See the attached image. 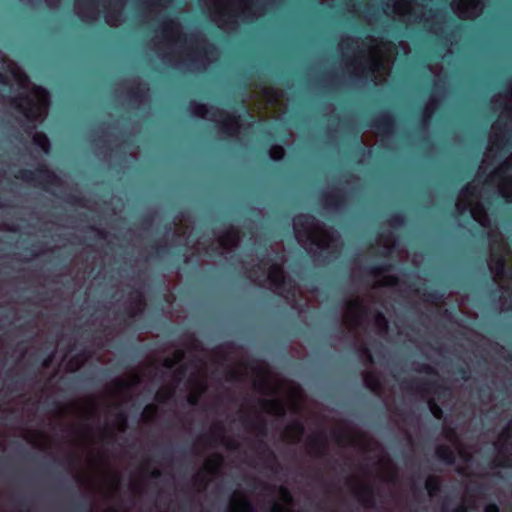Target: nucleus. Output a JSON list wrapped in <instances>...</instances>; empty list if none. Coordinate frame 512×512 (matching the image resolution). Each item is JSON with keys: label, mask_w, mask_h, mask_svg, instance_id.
I'll return each mask as SVG.
<instances>
[{"label": "nucleus", "mask_w": 512, "mask_h": 512, "mask_svg": "<svg viewBox=\"0 0 512 512\" xmlns=\"http://www.w3.org/2000/svg\"><path fill=\"white\" fill-rule=\"evenodd\" d=\"M240 241V232L238 229L234 227H229L222 231L217 240L211 245L206 246L205 241L199 240L196 244L195 252L200 254L201 251H205L206 253L216 252L219 255H223L224 253L230 252L235 247H237Z\"/></svg>", "instance_id": "nucleus-19"}, {"label": "nucleus", "mask_w": 512, "mask_h": 512, "mask_svg": "<svg viewBox=\"0 0 512 512\" xmlns=\"http://www.w3.org/2000/svg\"><path fill=\"white\" fill-rule=\"evenodd\" d=\"M0 69L9 73L24 93L12 100L13 106L28 120L43 121L48 113L49 94L42 87L33 85L28 77L12 61L0 53Z\"/></svg>", "instance_id": "nucleus-9"}, {"label": "nucleus", "mask_w": 512, "mask_h": 512, "mask_svg": "<svg viewBox=\"0 0 512 512\" xmlns=\"http://www.w3.org/2000/svg\"><path fill=\"white\" fill-rule=\"evenodd\" d=\"M271 512H292V497L284 487L265 486L260 492Z\"/></svg>", "instance_id": "nucleus-20"}, {"label": "nucleus", "mask_w": 512, "mask_h": 512, "mask_svg": "<svg viewBox=\"0 0 512 512\" xmlns=\"http://www.w3.org/2000/svg\"><path fill=\"white\" fill-rule=\"evenodd\" d=\"M321 4H327L329 7H335L343 11L355 10V4L352 0H320Z\"/></svg>", "instance_id": "nucleus-41"}, {"label": "nucleus", "mask_w": 512, "mask_h": 512, "mask_svg": "<svg viewBox=\"0 0 512 512\" xmlns=\"http://www.w3.org/2000/svg\"><path fill=\"white\" fill-rule=\"evenodd\" d=\"M422 261V257H418L417 255H415L413 257V263L417 266L420 264V262Z\"/></svg>", "instance_id": "nucleus-59"}, {"label": "nucleus", "mask_w": 512, "mask_h": 512, "mask_svg": "<svg viewBox=\"0 0 512 512\" xmlns=\"http://www.w3.org/2000/svg\"><path fill=\"white\" fill-rule=\"evenodd\" d=\"M372 128L371 131H366L362 135V142L367 147L374 145L378 137L382 139L388 136L393 131V121L389 115L382 114L375 119Z\"/></svg>", "instance_id": "nucleus-23"}, {"label": "nucleus", "mask_w": 512, "mask_h": 512, "mask_svg": "<svg viewBox=\"0 0 512 512\" xmlns=\"http://www.w3.org/2000/svg\"><path fill=\"white\" fill-rule=\"evenodd\" d=\"M377 244L383 247V255H388L395 251L400 260L406 259L408 256L406 250L395 248V239L391 233L381 234L377 240Z\"/></svg>", "instance_id": "nucleus-34"}, {"label": "nucleus", "mask_w": 512, "mask_h": 512, "mask_svg": "<svg viewBox=\"0 0 512 512\" xmlns=\"http://www.w3.org/2000/svg\"><path fill=\"white\" fill-rule=\"evenodd\" d=\"M332 439L338 446L353 448L359 455L361 469L350 477L348 485L364 506H371L375 479L393 482L396 477L394 465L377 441L350 423H336Z\"/></svg>", "instance_id": "nucleus-2"}, {"label": "nucleus", "mask_w": 512, "mask_h": 512, "mask_svg": "<svg viewBox=\"0 0 512 512\" xmlns=\"http://www.w3.org/2000/svg\"><path fill=\"white\" fill-rule=\"evenodd\" d=\"M340 49L347 72L355 77H370L375 84L387 79L396 55L395 45L374 37L361 42L343 38Z\"/></svg>", "instance_id": "nucleus-6"}, {"label": "nucleus", "mask_w": 512, "mask_h": 512, "mask_svg": "<svg viewBox=\"0 0 512 512\" xmlns=\"http://www.w3.org/2000/svg\"><path fill=\"white\" fill-rule=\"evenodd\" d=\"M87 360L85 355H76L72 359H70L66 365V369L70 372L78 370Z\"/></svg>", "instance_id": "nucleus-45"}, {"label": "nucleus", "mask_w": 512, "mask_h": 512, "mask_svg": "<svg viewBox=\"0 0 512 512\" xmlns=\"http://www.w3.org/2000/svg\"><path fill=\"white\" fill-rule=\"evenodd\" d=\"M429 69L430 71L435 75V76H438L440 74V72L442 71V67L439 66V65H435V66H432L430 65L429 66Z\"/></svg>", "instance_id": "nucleus-53"}, {"label": "nucleus", "mask_w": 512, "mask_h": 512, "mask_svg": "<svg viewBox=\"0 0 512 512\" xmlns=\"http://www.w3.org/2000/svg\"><path fill=\"white\" fill-rule=\"evenodd\" d=\"M104 9V18L108 25L119 26L122 21V9L126 0H100Z\"/></svg>", "instance_id": "nucleus-26"}, {"label": "nucleus", "mask_w": 512, "mask_h": 512, "mask_svg": "<svg viewBox=\"0 0 512 512\" xmlns=\"http://www.w3.org/2000/svg\"><path fill=\"white\" fill-rule=\"evenodd\" d=\"M497 451L494 458L495 466H512V421L501 432L497 441L494 443Z\"/></svg>", "instance_id": "nucleus-22"}, {"label": "nucleus", "mask_w": 512, "mask_h": 512, "mask_svg": "<svg viewBox=\"0 0 512 512\" xmlns=\"http://www.w3.org/2000/svg\"><path fill=\"white\" fill-rule=\"evenodd\" d=\"M439 103V99L436 97L435 94H433L428 103L425 106L424 113H423V123L424 125H427L428 120L431 118L432 114L434 113L435 109L437 108V105Z\"/></svg>", "instance_id": "nucleus-42"}, {"label": "nucleus", "mask_w": 512, "mask_h": 512, "mask_svg": "<svg viewBox=\"0 0 512 512\" xmlns=\"http://www.w3.org/2000/svg\"><path fill=\"white\" fill-rule=\"evenodd\" d=\"M245 104L248 114L259 119L277 118L286 109L283 92L264 86H256Z\"/></svg>", "instance_id": "nucleus-14"}, {"label": "nucleus", "mask_w": 512, "mask_h": 512, "mask_svg": "<svg viewBox=\"0 0 512 512\" xmlns=\"http://www.w3.org/2000/svg\"><path fill=\"white\" fill-rule=\"evenodd\" d=\"M157 414V406L154 404L147 405L141 415V420L143 422H150L152 421Z\"/></svg>", "instance_id": "nucleus-48"}, {"label": "nucleus", "mask_w": 512, "mask_h": 512, "mask_svg": "<svg viewBox=\"0 0 512 512\" xmlns=\"http://www.w3.org/2000/svg\"><path fill=\"white\" fill-rule=\"evenodd\" d=\"M493 108L498 109V106L502 108L501 115L496 123L492 125L491 134L489 138V146L484 154L480 170L485 171L492 160L496 157L497 153L502 149L506 143V134L508 124H504L502 127V121L509 119L510 126H512V87L510 88L509 95H497L492 100Z\"/></svg>", "instance_id": "nucleus-13"}, {"label": "nucleus", "mask_w": 512, "mask_h": 512, "mask_svg": "<svg viewBox=\"0 0 512 512\" xmlns=\"http://www.w3.org/2000/svg\"><path fill=\"white\" fill-rule=\"evenodd\" d=\"M419 373L424 374V377L417 378L415 384L402 382L401 389L404 392H411L415 397L426 400L433 416L440 419L442 410L438 406V402L445 405L446 398L451 397L452 392L439 383V376L430 366L424 365Z\"/></svg>", "instance_id": "nucleus-12"}, {"label": "nucleus", "mask_w": 512, "mask_h": 512, "mask_svg": "<svg viewBox=\"0 0 512 512\" xmlns=\"http://www.w3.org/2000/svg\"><path fill=\"white\" fill-rule=\"evenodd\" d=\"M171 4L170 0H146L144 2L147 17L154 18Z\"/></svg>", "instance_id": "nucleus-40"}, {"label": "nucleus", "mask_w": 512, "mask_h": 512, "mask_svg": "<svg viewBox=\"0 0 512 512\" xmlns=\"http://www.w3.org/2000/svg\"><path fill=\"white\" fill-rule=\"evenodd\" d=\"M480 499L470 495L468 492L463 498L462 505L458 508L450 511L447 504L444 505L443 509L445 512H474L478 511L482 503L480 504Z\"/></svg>", "instance_id": "nucleus-37"}, {"label": "nucleus", "mask_w": 512, "mask_h": 512, "mask_svg": "<svg viewBox=\"0 0 512 512\" xmlns=\"http://www.w3.org/2000/svg\"><path fill=\"white\" fill-rule=\"evenodd\" d=\"M7 76L0 71V83H6Z\"/></svg>", "instance_id": "nucleus-60"}, {"label": "nucleus", "mask_w": 512, "mask_h": 512, "mask_svg": "<svg viewBox=\"0 0 512 512\" xmlns=\"http://www.w3.org/2000/svg\"><path fill=\"white\" fill-rule=\"evenodd\" d=\"M217 446H223L231 452L237 451V453H240L241 451L240 443L236 439L226 436L224 427L218 423L211 427L209 434L200 436L196 440L194 449L196 453L200 454L206 447Z\"/></svg>", "instance_id": "nucleus-18"}, {"label": "nucleus", "mask_w": 512, "mask_h": 512, "mask_svg": "<svg viewBox=\"0 0 512 512\" xmlns=\"http://www.w3.org/2000/svg\"><path fill=\"white\" fill-rule=\"evenodd\" d=\"M400 46L406 55L410 53V47L407 42H400Z\"/></svg>", "instance_id": "nucleus-55"}, {"label": "nucleus", "mask_w": 512, "mask_h": 512, "mask_svg": "<svg viewBox=\"0 0 512 512\" xmlns=\"http://www.w3.org/2000/svg\"><path fill=\"white\" fill-rule=\"evenodd\" d=\"M293 229L297 241L314 256L317 252L334 254L341 247L338 234L332 229H327L313 216L299 215L295 217Z\"/></svg>", "instance_id": "nucleus-11"}, {"label": "nucleus", "mask_w": 512, "mask_h": 512, "mask_svg": "<svg viewBox=\"0 0 512 512\" xmlns=\"http://www.w3.org/2000/svg\"><path fill=\"white\" fill-rule=\"evenodd\" d=\"M384 13L407 23H413L420 20L429 22L435 18L436 24H442V15L436 14L428 16L425 11L424 3L413 4L409 0H387L384 7Z\"/></svg>", "instance_id": "nucleus-15"}, {"label": "nucleus", "mask_w": 512, "mask_h": 512, "mask_svg": "<svg viewBox=\"0 0 512 512\" xmlns=\"http://www.w3.org/2000/svg\"><path fill=\"white\" fill-rule=\"evenodd\" d=\"M455 301L457 302V306L461 313L467 315L468 317L475 318L476 313L472 312L468 307V298L461 296L460 298L456 297Z\"/></svg>", "instance_id": "nucleus-46"}, {"label": "nucleus", "mask_w": 512, "mask_h": 512, "mask_svg": "<svg viewBox=\"0 0 512 512\" xmlns=\"http://www.w3.org/2000/svg\"><path fill=\"white\" fill-rule=\"evenodd\" d=\"M495 188L494 193L512 202V154L481 184L479 176L463 189L456 202L459 213L470 211L471 216L482 227L490 228V220L486 210L480 203L485 198L489 187Z\"/></svg>", "instance_id": "nucleus-8"}, {"label": "nucleus", "mask_w": 512, "mask_h": 512, "mask_svg": "<svg viewBox=\"0 0 512 512\" xmlns=\"http://www.w3.org/2000/svg\"><path fill=\"white\" fill-rule=\"evenodd\" d=\"M33 143L39 146L45 153H48L50 150V142L48 137L42 132H35L33 134Z\"/></svg>", "instance_id": "nucleus-43"}, {"label": "nucleus", "mask_w": 512, "mask_h": 512, "mask_svg": "<svg viewBox=\"0 0 512 512\" xmlns=\"http://www.w3.org/2000/svg\"><path fill=\"white\" fill-rule=\"evenodd\" d=\"M490 255L488 266L493 280L502 289V310L512 309V253L498 229L488 231Z\"/></svg>", "instance_id": "nucleus-10"}, {"label": "nucleus", "mask_w": 512, "mask_h": 512, "mask_svg": "<svg viewBox=\"0 0 512 512\" xmlns=\"http://www.w3.org/2000/svg\"><path fill=\"white\" fill-rule=\"evenodd\" d=\"M393 389H394V386H393V385H392L391 387H389V391H390L391 393H393V392H394V391H393Z\"/></svg>", "instance_id": "nucleus-64"}, {"label": "nucleus", "mask_w": 512, "mask_h": 512, "mask_svg": "<svg viewBox=\"0 0 512 512\" xmlns=\"http://www.w3.org/2000/svg\"><path fill=\"white\" fill-rule=\"evenodd\" d=\"M400 291L407 298H412L414 295L420 296V290L418 288L417 289H412L411 287H409V289L400 288Z\"/></svg>", "instance_id": "nucleus-50"}, {"label": "nucleus", "mask_w": 512, "mask_h": 512, "mask_svg": "<svg viewBox=\"0 0 512 512\" xmlns=\"http://www.w3.org/2000/svg\"><path fill=\"white\" fill-rule=\"evenodd\" d=\"M484 511L485 512H499V509L496 505L490 504V505L485 506Z\"/></svg>", "instance_id": "nucleus-54"}, {"label": "nucleus", "mask_w": 512, "mask_h": 512, "mask_svg": "<svg viewBox=\"0 0 512 512\" xmlns=\"http://www.w3.org/2000/svg\"><path fill=\"white\" fill-rule=\"evenodd\" d=\"M482 0H453L452 10L461 19H474L483 10Z\"/></svg>", "instance_id": "nucleus-25"}, {"label": "nucleus", "mask_w": 512, "mask_h": 512, "mask_svg": "<svg viewBox=\"0 0 512 512\" xmlns=\"http://www.w3.org/2000/svg\"><path fill=\"white\" fill-rule=\"evenodd\" d=\"M75 9L77 14L86 22L94 21L99 16V10L85 0H77Z\"/></svg>", "instance_id": "nucleus-36"}, {"label": "nucleus", "mask_w": 512, "mask_h": 512, "mask_svg": "<svg viewBox=\"0 0 512 512\" xmlns=\"http://www.w3.org/2000/svg\"><path fill=\"white\" fill-rule=\"evenodd\" d=\"M371 273L373 276V289L400 285L398 279L387 274V270L384 268H375Z\"/></svg>", "instance_id": "nucleus-32"}, {"label": "nucleus", "mask_w": 512, "mask_h": 512, "mask_svg": "<svg viewBox=\"0 0 512 512\" xmlns=\"http://www.w3.org/2000/svg\"><path fill=\"white\" fill-rule=\"evenodd\" d=\"M188 389V402L191 405H195L200 395L206 389V373L202 364H196L195 370L190 373V377L187 381Z\"/></svg>", "instance_id": "nucleus-24"}, {"label": "nucleus", "mask_w": 512, "mask_h": 512, "mask_svg": "<svg viewBox=\"0 0 512 512\" xmlns=\"http://www.w3.org/2000/svg\"><path fill=\"white\" fill-rule=\"evenodd\" d=\"M303 434V427L300 422L295 421L288 425L283 432V439L289 443L298 442Z\"/></svg>", "instance_id": "nucleus-39"}, {"label": "nucleus", "mask_w": 512, "mask_h": 512, "mask_svg": "<svg viewBox=\"0 0 512 512\" xmlns=\"http://www.w3.org/2000/svg\"><path fill=\"white\" fill-rule=\"evenodd\" d=\"M60 0H45V2L47 3V5L51 8H54L58 5Z\"/></svg>", "instance_id": "nucleus-57"}, {"label": "nucleus", "mask_w": 512, "mask_h": 512, "mask_svg": "<svg viewBox=\"0 0 512 512\" xmlns=\"http://www.w3.org/2000/svg\"><path fill=\"white\" fill-rule=\"evenodd\" d=\"M328 447V440L326 435L319 431L309 436L306 441V448L309 454L320 456L324 454Z\"/></svg>", "instance_id": "nucleus-29"}, {"label": "nucleus", "mask_w": 512, "mask_h": 512, "mask_svg": "<svg viewBox=\"0 0 512 512\" xmlns=\"http://www.w3.org/2000/svg\"><path fill=\"white\" fill-rule=\"evenodd\" d=\"M284 154H285V151H284L283 147L280 145L273 146L269 151V155H270L271 159H273V160L282 159Z\"/></svg>", "instance_id": "nucleus-49"}, {"label": "nucleus", "mask_w": 512, "mask_h": 512, "mask_svg": "<svg viewBox=\"0 0 512 512\" xmlns=\"http://www.w3.org/2000/svg\"><path fill=\"white\" fill-rule=\"evenodd\" d=\"M321 202L325 210L336 211L342 207L345 202V198L341 191L332 190L327 191L322 195Z\"/></svg>", "instance_id": "nucleus-33"}, {"label": "nucleus", "mask_w": 512, "mask_h": 512, "mask_svg": "<svg viewBox=\"0 0 512 512\" xmlns=\"http://www.w3.org/2000/svg\"><path fill=\"white\" fill-rule=\"evenodd\" d=\"M184 358V353L181 350H175L171 357H167L164 360V367L171 369L174 365L179 363Z\"/></svg>", "instance_id": "nucleus-47"}, {"label": "nucleus", "mask_w": 512, "mask_h": 512, "mask_svg": "<svg viewBox=\"0 0 512 512\" xmlns=\"http://www.w3.org/2000/svg\"><path fill=\"white\" fill-rule=\"evenodd\" d=\"M230 512H253V508L248 501L247 495L240 490H236L230 499Z\"/></svg>", "instance_id": "nucleus-35"}, {"label": "nucleus", "mask_w": 512, "mask_h": 512, "mask_svg": "<svg viewBox=\"0 0 512 512\" xmlns=\"http://www.w3.org/2000/svg\"><path fill=\"white\" fill-rule=\"evenodd\" d=\"M45 173H46V175H47V177H48V178H52V177H53V175H52V174H50L48 171H45Z\"/></svg>", "instance_id": "nucleus-63"}, {"label": "nucleus", "mask_w": 512, "mask_h": 512, "mask_svg": "<svg viewBox=\"0 0 512 512\" xmlns=\"http://www.w3.org/2000/svg\"><path fill=\"white\" fill-rule=\"evenodd\" d=\"M121 89H122L121 93H123L125 91L127 94V97L130 100H134L138 103H141L145 100L146 94L148 92V88L144 84L137 82V81H131L128 83H124L122 85Z\"/></svg>", "instance_id": "nucleus-31"}, {"label": "nucleus", "mask_w": 512, "mask_h": 512, "mask_svg": "<svg viewBox=\"0 0 512 512\" xmlns=\"http://www.w3.org/2000/svg\"><path fill=\"white\" fill-rule=\"evenodd\" d=\"M223 458L219 454H211L205 460L203 468L194 476V486L198 491L204 490L208 483L220 474Z\"/></svg>", "instance_id": "nucleus-21"}, {"label": "nucleus", "mask_w": 512, "mask_h": 512, "mask_svg": "<svg viewBox=\"0 0 512 512\" xmlns=\"http://www.w3.org/2000/svg\"><path fill=\"white\" fill-rule=\"evenodd\" d=\"M145 308V302L143 295L140 291L136 290L130 294L129 305L127 307V313L129 317H134L138 313H141Z\"/></svg>", "instance_id": "nucleus-38"}, {"label": "nucleus", "mask_w": 512, "mask_h": 512, "mask_svg": "<svg viewBox=\"0 0 512 512\" xmlns=\"http://www.w3.org/2000/svg\"><path fill=\"white\" fill-rule=\"evenodd\" d=\"M185 372H186V370L183 367L177 369L174 372L171 382L166 384V385H163L157 391V393H156V400L158 402H165L166 400H168L169 398L172 397V395H173V393L175 391V387L183 379V377L185 376Z\"/></svg>", "instance_id": "nucleus-28"}, {"label": "nucleus", "mask_w": 512, "mask_h": 512, "mask_svg": "<svg viewBox=\"0 0 512 512\" xmlns=\"http://www.w3.org/2000/svg\"><path fill=\"white\" fill-rule=\"evenodd\" d=\"M190 107L194 116L216 122L220 132L226 137L237 135L239 129L242 127L235 116L218 108H209L206 105L198 104L195 102L191 103Z\"/></svg>", "instance_id": "nucleus-17"}, {"label": "nucleus", "mask_w": 512, "mask_h": 512, "mask_svg": "<svg viewBox=\"0 0 512 512\" xmlns=\"http://www.w3.org/2000/svg\"><path fill=\"white\" fill-rule=\"evenodd\" d=\"M238 462H247L249 465H256L255 461L252 459H248V456L246 454L243 458H240Z\"/></svg>", "instance_id": "nucleus-56"}, {"label": "nucleus", "mask_w": 512, "mask_h": 512, "mask_svg": "<svg viewBox=\"0 0 512 512\" xmlns=\"http://www.w3.org/2000/svg\"><path fill=\"white\" fill-rule=\"evenodd\" d=\"M276 249L281 253L278 262L272 259H263L260 264L252 268L248 276L259 286L267 287L287 300L292 307L302 311L304 308L317 307L319 304V292L315 289L303 291L296 287L293 280L286 277L282 269L285 258L282 245L276 244Z\"/></svg>", "instance_id": "nucleus-7"}, {"label": "nucleus", "mask_w": 512, "mask_h": 512, "mask_svg": "<svg viewBox=\"0 0 512 512\" xmlns=\"http://www.w3.org/2000/svg\"><path fill=\"white\" fill-rule=\"evenodd\" d=\"M424 301L431 302L432 304L439 305L438 299L434 295H426L423 293Z\"/></svg>", "instance_id": "nucleus-52"}, {"label": "nucleus", "mask_w": 512, "mask_h": 512, "mask_svg": "<svg viewBox=\"0 0 512 512\" xmlns=\"http://www.w3.org/2000/svg\"><path fill=\"white\" fill-rule=\"evenodd\" d=\"M430 29L433 30V32H435V33H439L442 31V27L431 26Z\"/></svg>", "instance_id": "nucleus-61"}, {"label": "nucleus", "mask_w": 512, "mask_h": 512, "mask_svg": "<svg viewBox=\"0 0 512 512\" xmlns=\"http://www.w3.org/2000/svg\"><path fill=\"white\" fill-rule=\"evenodd\" d=\"M402 223H403V219L400 216H394L389 221L390 226H393V227L401 225Z\"/></svg>", "instance_id": "nucleus-51"}, {"label": "nucleus", "mask_w": 512, "mask_h": 512, "mask_svg": "<svg viewBox=\"0 0 512 512\" xmlns=\"http://www.w3.org/2000/svg\"><path fill=\"white\" fill-rule=\"evenodd\" d=\"M51 361H52V357L47 358L46 360H44L43 366L48 367Z\"/></svg>", "instance_id": "nucleus-62"}, {"label": "nucleus", "mask_w": 512, "mask_h": 512, "mask_svg": "<svg viewBox=\"0 0 512 512\" xmlns=\"http://www.w3.org/2000/svg\"><path fill=\"white\" fill-rule=\"evenodd\" d=\"M443 434L449 445H439L436 449L438 457L447 463L455 461V453L465 463L458 465L457 470L462 474H468V462L472 457V449L465 446L458 438L456 432L449 426L447 420L444 422Z\"/></svg>", "instance_id": "nucleus-16"}, {"label": "nucleus", "mask_w": 512, "mask_h": 512, "mask_svg": "<svg viewBox=\"0 0 512 512\" xmlns=\"http://www.w3.org/2000/svg\"><path fill=\"white\" fill-rule=\"evenodd\" d=\"M140 384L138 373L115 379L103 395L63 405L53 419L66 439L76 481L94 495L90 512H121L113 506L120 474L111 464L105 445L116 433L125 431L127 417L120 405L132 398Z\"/></svg>", "instance_id": "nucleus-1"}, {"label": "nucleus", "mask_w": 512, "mask_h": 512, "mask_svg": "<svg viewBox=\"0 0 512 512\" xmlns=\"http://www.w3.org/2000/svg\"><path fill=\"white\" fill-rule=\"evenodd\" d=\"M234 381L252 383L263 396L262 409L271 415L282 416L287 410L299 413L304 404L303 391L299 385L273 373L263 362L239 363L230 373Z\"/></svg>", "instance_id": "nucleus-3"}, {"label": "nucleus", "mask_w": 512, "mask_h": 512, "mask_svg": "<svg viewBox=\"0 0 512 512\" xmlns=\"http://www.w3.org/2000/svg\"><path fill=\"white\" fill-rule=\"evenodd\" d=\"M23 438L34 447L41 450H49L52 448L51 437L43 432L27 430L23 432Z\"/></svg>", "instance_id": "nucleus-30"}, {"label": "nucleus", "mask_w": 512, "mask_h": 512, "mask_svg": "<svg viewBox=\"0 0 512 512\" xmlns=\"http://www.w3.org/2000/svg\"><path fill=\"white\" fill-rule=\"evenodd\" d=\"M426 489L430 497L437 494L440 488V479L437 476H429L425 483Z\"/></svg>", "instance_id": "nucleus-44"}, {"label": "nucleus", "mask_w": 512, "mask_h": 512, "mask_svg": "<svg viewBox=\"0 0 512 512\" xmlns=\"http://www.w3.org/2000/svg\"><path fill=\"white\" fill-rule=\"evenodd\" d=\"M152 49L169 64L189 71H202L218 57L216 48L202 36L182 35L178 22L165 20L152 40Z\"/></svg>", "instance_id": "nucleus-4"}, {"label": "nucleus", "mask_w": 512, "mask_h": 512, "mask_svg": "<svg viewBox=\"0 0 512 512\" xmlns=\"http://www.w3.org/2000/svg\"><path fill=\"white\" fill-rule=\"evenodd\" d=\"M342 323L348 333L355 339L359 357L366 366L363 372L364 384L375 394L386 397V383H382L380 377L370 369L369 365L372 364V357L361 338L363 334H366L369 326H372L377 334H385L387 331L385 317L372 307L368 298L357 296L346 301Z\"/></svg>", "instance_id": "nucleus-5"}, {"label": "nucleus", "mask_w": 512, "mask_h": 512, "mask_svg": "<svg viewBox=\"0 0 512 512\" xmlns=\"http://www.w3.org/2000/svg\"><path fill=\"white\" fill-rule=\"evenodd\" d=\"M173 243H185L192 230L191 220L188 215L180 214L174 220Z\"/></svg>", "instance_id": "nucleus-27"}, {"label": "nucleus", "mask_w": 512, "mask_h": 512, "mask_svg": "<svg viewBox=\"0 0 512 512\" xmlns=\"http://www.w3.org/2000/svg\"><path fill=\"white\" fill-rule=\"evenodd\" d=\"M131 490H132L133 493H139L140 492V488L134 482L131 483Z\"/></svg>", "instance_id": "nucleus-58"}]
</instances>
